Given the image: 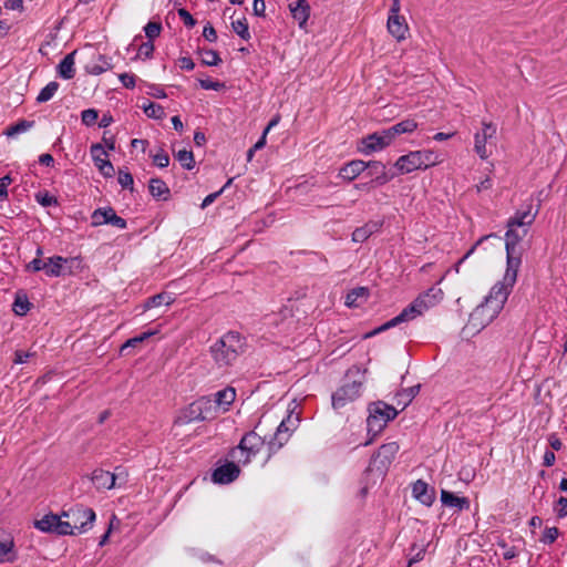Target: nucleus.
I'll return each mask as SVG.
<instances>
[{
    "mask_svg": "<svg viewBox=\"0 0 567 567\" xmlns=\"http://www.w3.org/2000/svg\"><path fill=\"white\" fill-rule=\"evenodd\" d=\"M535 220V214L530 209L518 212L508 220L505 234L506 269L503 275L508 282L517 280L518 269L522 264L520 251L517 246L527 235L528 227Z\"/></svg>",
    "mask_w": 567,
    "mask_h": 567,
    "instance_id": "f257e3e1",
    "label": "nucleus"
},
{
    "mask_svg": "<svg viewBox=\"0 0 567 567\" xmlns=\"http://www.w3.org/2000/svg\"><path fill=\"white\" fill-rule=\"evenodd\" d=\"M515 281L508 282L502 277L489 290L484 301L478 305L470 315L467 328L473 331H481L488 326L503 310Z\"/></svg>",
    "mask_w": 567,
    "mask_h": 567,
    "instance_id": "f03ea898",
    "label": "nucleus"
},
{
    "mask_svg": "<svg viewBox=\"0 0 567 567\" xmlns=\"http://www.w3.org/2000/svg\"><path fill=\"white\" fill-rule=\"evenodd\" d=\"M235 399L236 391L229 386L216 392L212 398H200L189 405L190 420H207L217 413L226 412Z\"/></svg>",
    "mask_w": 567,
    "mask_h": 567,
    "instance_id": "7ed1b4c3",
    "label": "nucleus"
},
{
    "mask_svg": "<svg viewBox=\"0 0 567 567\" xmlns=\"http://www.w3.org/2000/svg\"><path fill=\"white\" fill-rule=\"evenodd\" d=\"M244 341L239 333L230 331L220 337L212 346L210 351L219 367L230 365L244 351Z\"/></svg>",
    "mask_w": 567,
    "mask_h": 567,
    "instance_id": "20e7f679",
    "label": "nucleus"
},
{
    "mask_svg": "<svg viewBox=\"0 0 567 567\" xmlns=\"http://www.w3.org/2000/svg\"><path fill=\"white\" fill-rule=\"evenodd\" d=\"M368 411V432L373 433L374 435L379 434L385 425L398 415L396 408L383 401L371 403Z\"/></svg>",
    "mask_w": 567,
    "mask_h": 567,
    "instance_id": "39448f33",
    "label": "nucleus"
},
{
    "mask_svg": "<svg viewBox=\"0 0 567 567\" xmlns=\"http://www.w3.org/2000/svg\"><path fill=\"white\" fill-rule=\"evenodd\" d=\"M64 522L70 524L72 533L70 535H80L92 528L95 520V513L92 508L76 505L69 511H63Z\"/></svg>",
    "mask_w": 567,
    "mask_h": 567,
    "instance_id": "423d86ee",
    "label": "nucleus"
},
{
    "mask_svg": "<svg viewBox=\"0 0 567 567\" xmlns=\"http://www.w3.org/2000/svg\"><path fill=\"white\" fill-rule=\"evenodd\" d=\"M265 439L256 431L246 433L238 446L231 452L233 458L243 464H248L265 445Z\"/></svg>",
    "mask_w": 567,
    "mask_h": 567,
    "instance_id": "0eeeda50",
    "label": "nucleus"
},
{
    "mask_svg": "<svg viewBox=\"0 0 567 567\" xmlns=\"http://www.w3.org/2000/svg\"><path fill=\"white\" fill-rule=\"evenodd\" d=\"M424 310H425V300H424L423 296L420 295L410 306L404 308L400 315H398L393 319L389 320L384 324L380 326L379 328L374 329L373 331L367 333L364 337L369 338V337L375 336L382 331H385L392 327H395L402 322H409L411 320H414L415 318L422 316Z\"/></svg>",
    "mask_w": 567,
    "mask_h": 567,
    "instance_id": "6e6552de",
    "label": "nucleus"
},
{
    "mask_svg": "<svg viewBox=\"0 0 567 567\" xmlns=\"http://www.w3.org/2000/svg\"><path fill=\"white\" fill-rule=\"evenodd\" d=\"M299 421L300 420L298 414L293 415L290 413L280 422V424L277 426L274 437L267 442L269 454L266 461H268L274 453H276L288 442L291 433L297 429Z\"/></svg>",
    "mask_w": 567,
    "mask_h": 567,
    "instance_id": "1a4fd4ad",
    "label": "nucleus"
},
{
    "mask_svg": "<svg viewBox=\"0 0 567 567\" xmlns=\"http://www.w3.org/2000/svg\"><path fill=\"white\" fill-rule=\"evenodd\" d=\"M363 380H353L352 382H347L342 386H340L332 394V406L334 410H341L348 404L354 402L362 392Z\"/></svg>",
    "mask_w": 567,
    "mask_h": 567,
    "instance_id": "9d476101",
    "label": "nucleus"
},
{
    "mask_svg": "<svg viewBox=\"0 0 567 567\" xmlns=\"http://www.w3.org/2000/svg\"><path fill=\"white\" fill-rule=\"evenodd\" d=\"M81 260L79 258H64L62 256H53L45 259L44 272L49 277H60L71 275L73 268H80Z\"/></svg>",
    "mask_w": 567,
    "mask_h": 567,
    "instance_id": "9b49d317",
    "label": "nucleus"
},
{
    "mask_svg": "<svg viewBox=\"0 0 567 567\" xmlns=\"http://www.w3.org/2000/svg\"><path fill=\"white\" fill-rule=\"evenodd\" d=\"M64 517L55 514H47L34 522V527L42 533L56 534L65 536L72 533L70 524L64 522Z\"/></svg>",
    "mask_w": 567,
    "mask_h": 567,
    "instance_id": "f8f14e48",
    "label": "nucleus"
},
{
    "mask_svg": "<svg viewBox=\"0 0 567 567\" xmlns=\"http://www.w3.org/2000/svg\"><path fill=\"white\" fill-rule=\"evenodd\" d=\"M496 131L495 125L484 123L482 130L475 134L474 150L482 159H486L492 155L493 140L496 136Z\"/></svg>",
    "mask_w": 567,
    "mask_h": 567,
    "instance_id": "ddd939ff",
    "label": "nucleus"
},
{
    "mask_svg": "<svg viewBox=\"0 0 567 567\" xmlns=\"http://www.w3.org/2000/svg\"><path fill=\"white\" fill-rule=\"evenodd\" d=\"M392 142L393 140L390 134H388V131L383 130L364 137L360 143L359 151L364 155H369L371 153L382 151Z\"/></svg>",
    "mask_w": 567,
    "mask_h": 567,
    "instance_id": "4468645a",
    "label": "nucleus"
},
{
    "mask_svg": "<svg viewBox=\"0 0 567 567\" xmlns=\"http://www.w3.org/2000/svg\"><path fill=\"white\" fill-rule=\"evenodd\" d=\"M91 155L95 166L104 177H112L114 174V167L107 159V152L100 144L91 146Z\"/></svg>",
    "mask_w": 567,
    "mask_h": 567,
    "instance_id": "2eb2a0df",
    "label": "nucleus"
},
{
    "mask_svg": "<svg viewBox=\"0 0 567 567\" xmlns=\"http://www.w3.org/2000/svg\"><path fill=\"white\" fill-rule=\"evenodd\" d=\"M365 165L367 169L363 173L364 178H368L377 185H384L391 179V176L388 174L386 167L383 163L370 161L365 162Z\"/></svg>",
    "mask_w": 567,
    "mask_h": 567,
    "instance_id": "dca6fc26",
    "label": "nucleus"
},
{
    "mask_svg": "<svg viewBox=\"0 0 567 567\" xmlns=\"http://www.w3.org/2000/svg\"><path fill=\"white\" fill-rule=\"evenodd\" d=\"M16 559L13 536L9 532L0 529V563H13Z\"/></svg>",
    "mask_w": 567,
    "mask_h": 567,
    "instance_id": "f3484780",
    "label": "nucleus"
},
{
    "mask_svg": "<svg viewBox=\"0 0 567 567\" xmlns=\"http://www.w3.org/2000/svg\"><path fill=\"white\" fill-rule=\"evenodd\" d=\"M392 14L388 19V30L398 40L404 38L408 27L403 19L398 14L399 0H393Z\"/></svg>",
    "mask_w": 567,
    "mask_h": 567,
    "instance_id": "a211bd4d",
    "label": "nucleus"
},
{
    "mask_svg": "<svg viewBox=\"0 0 567 567\" xmlns=\"http://www.w3.org/2000/svg\"><path fill=\"white\" fill-rule=\"evenodd\" d=\"M117 478H120V474L111 473L101 468L94 470L91 475V481L99 491L114 488L116 486Z\"/></svg>",
    "mask_w": 567,
    "mask_h": 567,
    "instance_id": "6ab92c4d",
    "label": "nucleus"
},
{
    "mask_svg": "<svg viewBox=\"0 0 567 567\" xmlns=\"http://www.w3.org/2000/svg\"><path fill=\"white\" fill-rule=\"evenodd\" d=\"M423 154L420 151L411 152L406 155L401 156L396 163L395 167L402 173L408 174L415 169L421 168L423 165Z\"/></svg>",
    "mask_w": 567,
    "mask_h": 567,
    "instance_id": "aec40b11",
    "label": "nucleus"
},
{
    "mask_svg": "<svg viewBox=\"0 0 567 567\" xmlns=\"http://www.w3.org/2000/svg\"><path fill=\"white\" fill-rule=\"evenodd\" d=\"M239 467L235 463H227L216 468L213 473V481L218 484H228L239 475Z\"/></svg>",
    "mask_w": 567,
    "mask_h": 567,
    "instance_id": "412c9836",
    "label": "nucleus"
},
{
    "mask_svg": "<svg viewBox=\"0 0 567 567\" xmlns=\"http://www.w3.org/2000/svg\"><path fill=\"white\" fill-rule=\"evenodd\" d=\"M293 320L290 310L284 309L280 313H272L266 317V324L277 328L279 332H287L292 326Z\"/></svg>",
    "mask_w": 567,
    "mask_h": 567,
    "instance_id": "4be33fe9",
    "label": "nucleus"
},
{
    "mask_svg": "<svg viewBox=\"0 0 567 567\" xmlns=\"http://www.w3.org/2000/svg\"><path fill=\"white\" fill-rule=\"evenodd\" d=\"M365 169L367 165L364 161L353 159L340 168L339 176L347 182H351L363 174Z\"/></svg>",
    "mask_w": 567,
    "mask_h": 567,
    "instance_id": "5701e85b",
    "label": "nucleus"
},
{
    "mask_svg": "<svg viewBox=\"0 0 567 567\" xmlns=\"http://www.w3.org/2000/svg\"><path fill=\"white\" fill-rule=\"evenodd\" d=\"M292 18L303 27L309 18L310 8L306 0H297L289 4Z\"/></svg>",
    "mask_w": 567,
    "mask_h": 567,
    "instance_id": "b1692460",
    "label": "nucleus"
},
{
    "mask_svg": "<svg viewBox=\"0 0 567 567\" xmlns=\"http://www.w3.org/2000/svg\"><path fill=\"white\" fill-rule=\"evenodd\" d=\"M111 62H110V59L106 58L105 55H102V54H97L96 56H94L86 65H85V70L90 73V74H94V75H99L107 70L111 69Z\"/></svg>",
    "mask_w": 567,
    "mask_h": 567,
    "instance_id": "393cba45",
    "label": "nucleus"
},
{
    "mask_svg": "<svg viewBox=\"0 0 567 567\" xmlns=\"http://www.w3.org/2000/svg\"><path fill=\"white\" fill-rule=\"evenodd\" d=\"M380 226L381 225L378 221L367 223L364 226L357 228L352 233V240L354 243L365 241L372 234L379 230Z\"/></svg>",
    "mask_w": 567,
    "mask_h": 567,
    "instance_id": "a878e982",
    "label": "nucleus"
},
{
    "mask_svg": "<svg viewBox=\"0 0 567 567\" xmlns=\"http://www.w3.org/2000/svg\"><path fill=\"white\" fill-rule=\"evenodd\" d=\"M369 291L364 287H358L351 290L346 297V305L350 308L360 307L368 299Z\"/></svg>",
    "mask_w": 567,
    "mask_h": 567,
    "instance_id": "bb28decb",
    "label": "nucleus"
},
{
    "mask_svg": "<svg viewBox=\"0 0 567 567\" xmlns=\"http://www.w3.org/2000/svg\"><path fill=\"white\" fill-rule=\"evenodd\" d=\"M399 451V445L395 442L383 444L375 454V461L381 460L382 465L391 463Z\"/></svg>",
    "mask_w": 567,
    "mask_h": 567,
    "instance_id": "cd10ccee",
    "label": "nucleus"
},
{
    "mask_svg": "<svg viewBox=\"0 0 567 567\" xmlns=\"http://www.w3.org/2000/svg\"><path fill=\"white\" fill-rule=\"evenodd\" d=\"M74 55L75 52L68 54L58 66L59 75L65 80H70L74 76Z\"/></svg>",
    "mask_w": 567,
    "mask_h": 567,
    "instance_id": "c85d7f7f",
    "label": "nucleus"
},
{
    "mask_svg": "<svg viewBox=\"0 0 567 567\" xmlns=\"http://www.w3.org/2000/svg\"><path fill=\"white\" fill-rule=\"evenodd\" d=\"M150 192L153 197L166 200L169 195V188L166 183L159 178H152L150 181Z\"/></svg>",
    "mask_w": 567,
    "mask_h": 567,
    "instance_id": "c756f323",
    "label": "nucleus"
},
{
    "mask_svg": "<svg viewBox=\"0 0 567 567\" xmlns=\"http://www.w3.org/2000/svg\"><path fill=\"white\" fill-rule=\"evenodd\" d=\"M441 501L445 506L457 507L460 509L468 507V501L465 497H458L455 494L442 491Z\"/></svg>",
    "mask_w": 567,
    "mask_h": 567,
    "instance_id": "7c9ffc66",
    "label": "nucleus"
},
{
    "mask_svg": "<svg viewBox=\"0 0 567 567\" xmlns=\"http://www.w3.org/2000/svg\"><path fill=\"white\" fill-rule=\"evenodd\" d=\"M416 128V123L413 120L402 121L389 128H386L388 134H390L391 138L394 140L398 135L404 133H411Z\"/></svg>",
    "mask_w": 567,
    "mask_h": 567,
    "instance_id": "2f4dec72",
    "label": "nucleus"
},
{
    "mask_svg": "<svg viewBox=\"0 0 567 567\" xmlns=\"http://www.w3.org/2000/svg\"><path fill=\"white\" fill-rule=\"evenodd\" d=\"M174 302V297L167 292H161L147 299L144 305L145 309L159 307L162 305L169 306Z\"/></svg>",
    "mask_w": 567,
    "mask_h": 567,
    "instance_id": "473e14b6",
    "label": "nucleus"
},
{
    "mask_svg": "<svg viewBox=\"0 0 567 567\" xmlns=\"http://www.w3.org/2000/svg\"><path fill=\"white\" fill-rule=\"evenodd\" d=\"M112 213H114L113 208H99L94 210L91 216L92 225L96 227L104 224H109Z\"/></svg>",
    "mask_w": 567,
    "mask_h": 567,
    "instance_id": "72a5a7b5",
    "label": "nucleus"
},
{
    "mask_svg": "<svg viewBox=\"0 0 567 567\" xmlns=\"http://www.w3.org/2000/svg\"><path fill=\"white\" fill-rule=\"evenodd\" d=\"M145 115L150 118L162 120L165 116L164 107L159 104L148 102L142 105Z\"/></svg>",
    "mask_w": 567,
    "mask_h": 567,
    "instance_id": "f704fd0d",
    "label": "nucleus"
},
{
    "mask_svg": "<svg viewBox=\"0 0 567 567\" xmlns=\"http://www.w3.org/2000/svg\"><path fill=\"white\" fill-rule=\"evenodd\" d=\"M231 28L243 40H249L250 33L248 29V22L245 17L238 18L231 21Z\"/></svg>",
    "mask_w": 567,
    "mask_h": 567,
    "instance_id": "c9c22d12",
    "label": "nucleus"
},
{
    "mask_svg": "<svg viewBox=\"0 0 567 567\" xmlns=\"http://www.w3.org/2000/svg\"><path fill=\"white\" fill-rule=\"evenodd\" d=\"M59 89V83L58 82H50L48 83L39 93L38 97H37V101L40 102V103H43V102H48L49 100H51L54 94L56 93Z\"/></svg>",
    "mask_w": 567,
    "mask_h": 567,
    "instance_id": "e433bc0d",
    "label": "nucleus"
},
{
    "mask_svg": "<svg viewBox=\"0 0 567 567\" xmlns=\"http://www.w3.org/2000/svg\"><path fill=\"white\" fill-rule=\"evenodd\" d=\"M176 158L184 168L192 169L194 167L195 161H194V155L190 151H187V150L178 151L176 153Z\"/></svg>",
    "mask_w": 567,
    "mask_h": 567,
    "instance_id": "4c0bfd02",
    "label": "nucleus"
},
{
    "mask_svg": "<svg viewBox=\"0 0 567 567\" xmlns=\"http://www.w3.org/2000/svg\"><path fill=\"white\" fill-rule=\"evenodd\" d=\"M157 331L154 330V331H146V332H143L142 334L137 336V337H134V338H131L128 339L121 348V352H124L127 348L130 347H136L138 343L145 341L146 339H148L150 337L156 334Z\"/></svg>",
    "mask_w": 567,
    "mask_h": 567,
    "instance_id": "58836bf2",
    "label": "nucleus"
},
{
    "mask_svg": "<svg viewBox=\"0 0 567 567\" xmlns=\"http://www.w3.org/2000/svg\"><path fill=\"white\" fill-rule=\"evenodd\" d=\"M30 309V303L25 297L18 296L13 303V311L18 316H24Z\"/></svg>",
    "mask_w": 567,
    "mask_h": 567,
    "instance_id": "ea45409f",
    "label": "nucleus"
},
{
    "mask_svg": "<svg viewBox=\"0 0 567 567\" xmlns=\"http://www.w3.org/2000/svg\"><path fill=\"white\" fill-rule=\"evenodd\" d=\"M144 31L148 40L152 41L161 34L162 25L159 22L150 21L144 27Z\"/></svg>",
    "mask_w": 567,
    "mask_h": 567,
    "instance_id": "a19ab883",
    "label": "nucleus"
},
{
    "mask_svg": "<svg viewBox=\"0 0 567 567\" xmlns=\"http://www.w3.org/2000/svg\"><path fill=\"white\" fill-rule=\"evenodd\" d=\"M31 126H32L31 122L21 121V122L17 123L16 125L10 126L7 130V135L8 136H16V135H18L20 133L27 132L29 128H31Z\"/></svg>",
    "mask_w": 567,
    "mask_h": 567,
    "instance_id": "79ce46f5",
    "label": "nucleus"
},
{
    "mask_svg": "<svg viewBox=\"0 0 567 567\" xmlns=\"http://www.w3.org/2000/svg\"><path fill=\"white\" fill-rule=\"evenodd\" d=\"M202 62L205 65L213 66V65H217L220 62V58L218 56V54L215 51L206 50L203 52Z\"/></svg>",
    "mask_w": 567,
    "mask_h": 567,
    "instance_id": "37998d69",
    "label": "nucleus"
},
{
    "mask_svg": "<svg viewBox=\"0 0 567 567\" xmlns=\"http://www.w3.org/2000/svg\"><path fill=\"white\" fill-rule=\"evenodd\" d=\"M99 117L97 111L94 109L84 110L81 114V118L83 124L91 126L93 125Z\"/></svg>",
    "mask_w": 567,
    "mask_h": 567,
    "instance_id": "c03bdc74",
    "label": "nucleus"
},
{
    "mask_svg": "<svg viewBox=\"0 0 567 567\" xmlns=\"http://www.w3.org/2000/svg\"><path fill=\"white\" fill-rule=\"evenodd\" d=\"M412 495L421 503H424L423 496L425 495V482L422 480L416 481L412 487Z\"/></svg>",
    "mask_w": 567,
    "mask_h": 567,
    "instance_id": "a18cd8bd",
    "label": "nucleus"
},
{
    "mask_svg": "<svg viewBox=\"0 0 567 567\" xmlns=\"http://www.w3.org/2000/svg\"><path fill=\"white\" fill-rule=\"evenodd\" d=\"M118 184L123 188H132L133 186V176L128 172L120 171L117 177Z\"/></svg>",
    "mask_w": 567,
    "mask_h": 567,
    "instance_id": "49530a36",
    "label": "nucleus"
},
{
    "mask_svg": "<svg viewBox=\"0 0 567 567\" xmlns=\"http://www.w3.org/2000/svg\"><path fill=\"white\" fill-rule=\"evenodd\" d=\"M443 299V291L441 288H431L427 291V306L435 305Z\"/></svg>",
    "mask_w": 567,
    "mask_h": 567,
    "instance_id": "de8ad7c7",
    "label": "nucleus"
},
{
    "mask_svg": "<svg viewBox=\"0 0 567 567\" xmlns=\"http://www.w3.org/2000/svg\"><path fill=\"white\" fill-rule=\"evenodd\" d=\"M154 51L152 41L144 42L140 45L137 51V58H150Z\"/></svg>",
    "mask_w": 567,
    "mask_h": 567,
    "instance_id": "09e8293b",
    "label": "nucleus"
},
{
    "mask_svg": "<svg viewBox=\"0 0 567 567\" xmlns=\"http://www.w3.org/2000/svg\"><path fill=\"white\" fill-rule=\"evenodd\" d=\"M13 182L10 175H6L0 178V200H4L8 197V186Z\"/></svg>",
    "mask_w": 567,
    "mask_h": 567,
    "instance_id": "8fccbe9b",
    "label": "nucleus"
},
{
    "mask_svg": "<svg viewBox=\"0 0 567 567\" xmlns=\"http://www.w3.org/2000/svg\"><path fill=\"white\" fill-rule=\"evenodd\" d=\"M415 388L409 389V391H405L403 393L399 394L398 405H402V410L408 405V403L412 400L414 396Z\"/></svg>",
    "mask_w": 567,
    "mask_h": 567,
    "instance_id": "3c124183",
    "label": "nucleus"
},
{
    "mask_svg": "<svg viewBox=\"0 0 567 567\" xmlns=\"http://www.w3.org/2000/svg\"><path fill=\"white\" fill-rule=\"evenodd\" d=\"M45 268V259H41L39 257L34 258L27 265V270L29 271H44Z\"/></svg>",
    "mask_w": 567,
    "mask_h": 567,
    "instance_id": "603ef678",
    "label": "nucleus"
},
{
    "mask_svg": "<svg viewBox=\"0 0 567 567\" xmlns=\"http://www.w3.org/2000/svg\"><path fill=\"white\" fill-rule=\"evenodd\" d=\"M120 81L122 84L127 89H133L136 84V78L134 74L131 73H121L118 75Z\"/></svg>",
    "mask_w": 567,
    "mask_h": 567,
    "instance_id": "864d4df0",
    "label": "nucleus"
},
{
    "mask_svg": "<svg viewBox=\"0 0 567 567\" xmlns=\"http://www.w3.org/2000/svg\"><path fill=\"white\" fill-rule=\"evenodd\" d=\"M559 535V532L556 527H547L545 530H544V535H543V542L544 543H554L557 537Z\"/></svg>",
    "mask_w": 567,
    "mask_h": 567,
    "instance_id": "5fc2aeb1",
    "label": "nucleus"
},
{
    "mask_svg": "<svg viewBox=\"0 0 567 567\" xmlns=\"http://www.w3.org/2000/svg\"><path fill=\"white\" fill-rule=\"evenodd\" d=\"M147 94L155 97V99H165L166 93L163 87L155 85V84H147Z\"/></svg>",
    "mask_w": 567,
    "mask_h": 567,
    "instance_id": "6e6d98bb",
    "label": "nucleus"
},
{
    "mask_svg": "<svg viewBox=\"0 0 567 567\" xmlns=\"http://www.w3.org/2000/svg\"><path fill=\"white\" fill-rule=\"evenodd\" d=\"M154 164L159 168L167 167L169 164V157L166 153L161 152L153 156Z\"/></svg>",
    "mask_w": 567,
    "mask_h": 567,
    "instance_id": "4d7b16f0",
    "label": "nucleus"
},
{
    "mask_svg": "<svg viewBox=\"0 0 567 567\" xmlns=\"http://www.w3.org/2000/svg\"><path fill=\"white\" fill-rule=\"evenodd\" d=\"M178 16L181 17V19L183 20V22L185 23L186 27H194L196 21L195 19L193 18V16L185 9H179L178 10Z\"/></svg>",
    "mask_w": 567,
    "mask_h": 567,
    "instance_id": "13d9d810",
    "label": "nucleus"
},
{
    "mask_svg": "<svg viewBox=\"0 0 567 567\" xmlns=\"http://www.w3.org/2000/svg\"><path fill=\"white\" fill-rule=\"evenodd\" d=\"M30 357H32V353L18 350L14 352L13 362L16 364H22L25 363Z\"/></svg>",
    "mask_w": 567,
    "mask_h": 567,
    "instance_id": "bf43d9fd",
    "label": "nucleus"
},
{
    "mask_svg": "<svg viewBox=\"0 0 567 567\" xmlns=\"http://www.w3.org/2000/svg\"><path fill=\"white\" fill-rule=\"evenodd\" d=\"M203 35L209 42H214L217 39L216 31H215L214 27L210 24H207L204 27Z\"/></svg>",
    "mask_w": 567,
    "mask_h": 567,
    "instance_id": "052dcab7",
    "label": "nucleus"
},
{
    "mask_svg": "<svg viewBox=\"0 0 567 567\" xmlns=\"http://www.w3.org/2000/svg\"><path fill=\"white\" fill-rule=\"evenodd\" d=\"M37 200L44 207H48V206H51L52 204H55L56 200L54 199V197H52L51 195L49 194H38L37 195Z\"/></svg>",
    "mask_w": 567,
    "mask_h": 567,
    "instance_id": "680f3d73",
    "label": "nucleus"
},
{
    "mask_svg": "<svg viewBox=\"0 0 567 567\" xmlns=\"http://www.w3.org/2000/svg\"><path fill=\"white\" fill-rule=\"evenodd\" d=\"M556 512L559 517H564L567 515V498L566 497H560L557 501Z\"/></svg>",
    "mask_w": 567,
    "mask_h": 567,
    "instance_id": "e2e57ef3",
    "label": "nucleus"
},
{
    "mask_svg": "<svg viewBox=\"0 0 567 567\" xmlns=\"http://www.w3.org/2000/svg\"><path fill=\"white\" fill-rule=\"evenodd\" d=\"M492 179L489 177H485L478 184L475 185L476 193H483L492 188Z\"/></svg>",
    "mask_w": 567,
    "mask_h": 567,
    "instance_id": "0e129e2a",
    "label": "nucleus"
},
{
    "mask_svg": "<svg viewBox=\"0 0 567 567\" xmlns=\"http://www.w3.org/2000/svg\"><path fill=\"white\" fill-rule=\"evenodd\" d=\"M109 224H111V225H113V226H115V227H117L120 229L126 228V220L124 218L117 216L115 214V212L112 213L111 219H110Z\"/></svg>",
    "mask_w": 567,
    "mask_h": 567,
    "instance_id": "69168bd1",
    "label": "nucleus"
},
{
    "mask_svg": "<svg viewBox=\"0 0 567 567\" xmlns=\"http://www.w3.org/2000/svg\"><path fill=\"white\" fill-rule=\"evenodd\" d=\"M444 159V154L443 153H430L427 152V167L431 166V165H436L441 162H443Z\"/></svg>",
    "mask_w": 567,
    "mask_h": 567,
    "instance_id": "338daca9",
    "label": "nucleus"
},
{
    "mask_svg": "<svg viewBox=\"0 0 567 567\" xmlns=\"http://www.w3.org/2000/svg\"><path fill=\"white\" fill-rule=\"evenodd\" d=\"M178 65L183 70L192 71L195 66L193 60L188 56H183L178 60Z\"/></svg>",
    "mask_w": 567,
    "mask_h": 567,
    "instance_id": "774afa93",
    "label": "nucleus"
}]
</instances>
